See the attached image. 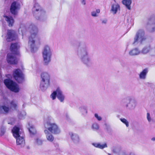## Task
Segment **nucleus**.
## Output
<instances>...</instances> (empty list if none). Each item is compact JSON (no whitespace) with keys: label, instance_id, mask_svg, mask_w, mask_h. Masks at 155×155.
<instances>
[{"label":"nucleus","instance_id":"obj_1","mask_svg":"<svg viewBox=\"0 0 155 155\" xmlns=\"http://www.w3.org/2000/svg\"><path fill=\"white\" fill-rule=\"evenodd\" d=\"M28 30L31 35L29 38L28 45L31 48V52L34 53L37 51L38 48V47L35 45V41H38L40 44L39 38L37 35L38 29L34 24H31L28 28Z\"/></svg>","mask_w":155,"mask_h":155},{"label":"nucleus","instance_id":"obj_2","mask_svg":"<svg viewBox=\"0 0 155 155\" xmlns=\"http://www.w3.org/2000/svg\"><path fill=\"white\" fill-rule=\"evenodd\" d=\"M19 45L17 43L11 44L10 50L12 53H8L7 55V61L8 64H17L18 59L17 56H19Z\"/></svg>","mask_w":155,"mask_h":155},{"label":"nucleus","instance_id":"obj_3","mask_svg":"<svg viewBox=\"0 0 155 155\" xmlns=\"http://www.w3.org/2000/svg\"><path fill=\"white\" fill-rule=\"evenodd\" d=\"M78 54L80 56L81 61L87 66H90L92 64L91 59L89 56V50L87 47L82 48L78 52Z\"/></svg>","mask_w":155,"mask_h":155},{"label":"nucleus","instance_id":"obj_4","mask_svg":"<svg viewBox=\"0 0 155 155\" xmlns=\"http://www.w3.org/2000/svg\"><path fill=\"white\" fill-rule=\"evenodd\" d=\"M32 12L34 16L38 20L43 21L46 20L47 16L45 11L41 9L38 3H35L32 8Z\"/></svg>","mask_w":155,"mask_h":155},{"label":"nucleus","instance_id":"obj_5","mask_svg":"<svg viewBox=\"0 0 155 155\" xmlns=\"http://www.w3.org/2000/svg\"><path fill=\"white\" fill-rule=\"evenodd\" d=\"M41 80L40 88L42 91H45L50 85V75L47 72H43L41 74Z\"/></svg>","mask_w":155,"mask_h":155},{"label":"nucleus","instance_id":"obj_6","mask_svg":"<svg viewBox=\"0 0 155 155\" xmlns=\"http://www.w3.org/2000/svg\"><path fill=\"white\" fill-rule=\"evenodd\" d=\"M43 62L45 65H48L51 61L52 52L50 47L48 45H45L42 52Z\"/></svg>","mask_w":155,"mask_h":155},{"label":"nucleus","instance_id":"obj_7","mask_svg":"<svg viewBox=\"0 0 155 155\" xmlns=\"http://www.w3.org/2000/svg\"><path fill=\"white\" fill-rule=\"evenodd\" d=\"M4 83L6 87L11 91L15 93L19 91V88L18 85L12 80L6 79L4 80Z\"/></svg>","mask_w":155,"mask_h":155},{"label":"nucleus","instance_id":"obj_8","mask_svg":"<svg viewBox=\"0 0 155 155\" xmlns=\"http://www.w3.org/2000/svg\"><path fill=\"white\" fill-rule=\"evenodd\" d=\"M146 38L144 30L141 29H139L136 33L134 38L133 44H137L138 43L142 44L143 42L145 40Z\"/></svg>","mask_w":155,"mask_h":155},{"label":"nucleus","instance_id":"obj_9","mask_svg":"<svg viewBox=\"0 0 155 155\" xmlns=\"http://www.w3.org/2000/svg\"><path fill=\"white\" fill-rule=\"evenodd\" d=\"M45 127L48 130L54 134H58L61 132V130L58 125L54 123H51L49 121L45 124Z\"/></svg>","mask_w":155,"mask_h":155},{"label":"nucleus","instance_id":"obj_10","mask_svg":"<svg viewBox=\"0 0 155 155\" xmlns=\"http://www.w3.org/2000/svg\"><path fill=\"white\" fill-rule=\"evenodd\" d=\"M13 76L18 83H21L24 80V75L22 71L19 69H15L13 72Z\"/></svg>","mask_w":155,"mask_h":155},{"label":"nucleus","instance_id":"obj_11","mask_svg":"<svg viewBox=\"0 0 155 155\" xmlns=\"http://www.w3.org/2000/svg\"><path fill=\"white\" fill-rule=\"evenodd\" d=\"M17 38V35L15 31L12 30H8L6 38V40L8 41L15 40Z\"/></svg>","mask_w":155,"mask_h":155},{"label":"nucleus","instance_id":"obj_12","mask_svg":"<svg viewBox=\"0 0 155 155\" xmlns=\"http://www.w3.org/2000/svg\"><path fill=\"white\" fill-rule=\"evenodd\" d=\"M111 151L114 154L118 155H126L127 154L126 150L119 146L113 147L111 149Z\"/></svg>","mask_w":155,"mask_h":155},{"label":"nucleus","instance_id":"obj_13","mask_svg":"<svg viewBox=\"0 0 155 155\" xmlns=\"http://www.w3.org/2000/svg\"><path fill=\"white\" fill-rule=\"evenodd\" d=\"M20 8V5L16 1L13 2L11 4L10 10L12 14L16 15L18 13V11Z\"/></svg>","mask_w":155,"mask_h":155},{"label":"nucleus","instance_id":"obj_14","mask_svg":"<svg viewBox=\"0 0 155 155\" xmlns=\"http://www.w3.org/2000/svg\"><path fill=\"white\" fill-rule=\"evenodd\" d=\"M128 100L129 101V103L128 104L126 105V107L128 108L130 110L134 109L136 107V102L135 100L129 97H127L126 99H124L122 100V102L125 101L126 100Z\"/></svg>","mask_w":155,"mask_h":155},{"label":"nucleus","instance_id":"obj_15","mask_svg":"<svg viewBox=\"0 0 155 155\" xmlns=\"http://www.w3.org/2000/svg\"><path fill=\"white\" fill-rule=\"evenodd\" d=\"M3 17L9 27H12L13 26L15 21L12 17L10 15H4Z\"/></svg>","mask_w":155,"mask_h":155},{"label":"nucleus","instance_id":"obj_16","mask_svg":"<svg viewBox=\"0 0 155 155\" xmlns=\"http://www.w3.org/2000/svg\"><path fill=\"white\" fill-rule=\"evenodd\" d=\"M27 128L31 136H33L36 134V131L35 127L31 123L29 122L28 123Z\"/></svg>","mask_w":155,"mask_h":155},{"label":"nucleus","instance_id":"obj_17","mask_svg":"<svg viewBox=\"0 0 155 155\" xmlns=\"http://www.w3.org/2000/svg\"><path fill=\"white\" fill-rule=\"evenodd\" d=\"M10 110V108L8 106L5 105H0V114H7Z\"/></svg>","mask_w":155,"mask_h":155},{"label":"nucleus","instance_id":"obj_18","mask_svg":"<svg viewBox=\"0 0 155 155\" xmlns=\"http://www.w3.org/2000/svg\"><path fill=\"white\" fill-rule=\"evenodd\" d=\"M57 92H58L57 98L61 102H63L64 100L65 97L59 87L57 88Z\"/></svg>","mask_w":155,"mask_h":155},{"label":"nucleus","instance_id":"obj_19","mask_svg":"<svg viewBox=\"0 0 155 155\" xmlns=\"http://www.w3.org/2000/svg\"><path fill=\"white\" fill-rule=\"evenodd\" d=\"M69 135L73 142L75 143H78L79 142V138L78 136L76 134L72 132H69Z\"/></svg>","mask_w":155,"mask_h":155},{"label":"nucleus","instance_id":"obj_20","mask_svg":"<svg viewBox=\"0 0 155 155\" xmlns=\"http://www.w3.org/2000/svg\"><path fill=\"white\" fill-rule=\"evenodd\" d=\"M20 127L16 126H15L12 129V131L13 136L15 137H17L20 135Z\"/></svg>","mask_w":155,"mask_h":155},{"label":"nucleus","instance_id":"obj_21","mask_svg":"<svg viewBox=\"0 0 155 155\" xmlns=\"http://www.w3.org/2000/svg\"><path fill=\"white\" fill-rule=\"evenodd\" d=\"M120 9V5L118 4H114L112 5L111 11L113 14H116L117 11Z\"/></svg>","mask_w":155,"mask_h":155},{"label":"nucleus","instance_id":"obj_22","mask_svg":"<svg viewBox=\"0 0 155 155\" xmlns=\"http://www.w3.org/2000/svg\"><path fill=\"white\" fill-rule=\"evenodd\" d=\"M15 138H16V142L17 145H21V147L24 146L25 141L24 137H21L19 135L18 137Z\"/></svg>","mask_w":155,"mask_h":155},{"label":"nucleus","instance_id":"obj_23","mask_svg":"<svg viewBox=\"0 0 155 155\" xmlns=\"http://www.w3.org/2000/svg\"><path fill=\"white\" fill-rule=\"evenodd\" d=\"M44 132L46 134V138L47 140L50 142L53 141L54 137L52 134L50 133L47 130H45Z\"/></svg>","mask_w":155,"mask_h":155},{"label":"nucleus","instance_id":"obj_24","mask_svg":"<svg viewBox=\"0 0 155 155\" xmlns=\"http://www.w3.org/2000/svg\"><path fill=\"white\" fill-rule=\"evenodd\" d=\"M92 145L96 148L100 149H103L107 147V145L106 143L103 144H101L99 143H93Z\"/></svg>","mask_w":155,"mask_h":155},{"label":"nucleus","instance_id":"obj_25","mask_svg":"<svg viewBox=\"0 0 155 155\" xmlns=\"http://www.w3.org/2000/svg\"><path fill=\"white\" fill-rule=\"evenodd\" d=\"M150 50V45H148L144 47L140 52L143 54H146L148 53Z\"/></svg>","mask_w":155,"mask_h":155},{"label":"nucleus","instance_id":"obj_26","mask_svg":"<svg viewBox=\"0 0 155 155\" xmlns=\"http://www.w3.org/2000/svg\"><path fill=\"white\" fill-rule=\"evenodd\" d=\"M131 0H123L122 1V3L129 10L131 9L130 5L131 4Z\"/></svg>","mask_w":155,"mask_h":155},{"label":"nucleus","instance_id":"obj_27","mask_svg":"<svg viewBox=\"0 0 155 155\" xmlns=\"http://www.w3.org/2000/svg\"><path fill=\"white\" fill-rule=\"evenodd\" d=\"M140 53V51L137 48H135L130 51L129 54L131 56L136 55L139 54Z\"/></svg>","mask_w":155,"mask_h":155},{"label":"nucleus","instance_id":"obj_28","mask_svg":"<svg viewBox=\"0 0 155 155\" xmlns=\"http://www.w3.org/2000/svg\"><path fill=\"white\" fill-rule=\"evenodd\" d=\"M148 69L147 68L144 69L140 74L139 77L141 79H145L146 78V75L148 72Z\"/></svg>","mask_w":155,"mask_h":155},{"label":"nucleus","instance_id":"obj_29","mask_svg":"<svg viewBox=\"0 0 155 155\" xmlns=\"http://www.w3.org/2000/svg\"><path fill=\"white\" fill-rule=\"evenodd\" d=\"M79 109L83 115H85L87 114V110L86 106H82L79 107Z\"/></svg>","mask_w":155,"mask_h":155},{"label":"nucleus","instance_id":"obj_30","mask_svg":"<svg viewBox=\"0 0 155 155\" xmlns=\"http://www.w3.org/2000/svg\"><path fill=\"white\" fill-rule=\"evenodd\" d=\"M26 115V113L24 111H22L18 114V117L19 119H23Z\"/></svg>","mask_w":155,"mask_h":155},{"label":"nucleus","instance_id":"obj_31","mask_svg":"<svg viewBox=\"0 0 155 155\" xmlns=\"http://www.w3.org/2000/svg\"><path fill=\"white\" fill-rule=\"evenodd\" d=\"M11 107L13 108L14 110H16L17 105L16 103L14 100H12L10 102Z\"/></svg>","mask_w":155,"mask_h":155},{"label":"nucleus","instance_id":"obj_32","mask_svg":"<svg viewBox=\"0 0 155 155\" xmlns=\"http://www.w3.org/2000/svg\"><path fill=\"white\" fill-rule=\"evenodd\" d=\"M58 92H57V89L56 90L54 91L51 95V97L53 100H54L55 99L56 96H57Z\"/></svg>","mask_w":155,"mask_h":155},{"label":"nucleus","instance_id":"obj_33","mask_svg":"<svg viewBox=\"0 0 155 155\" xmlns=\"http://www.w3.org/2000/svg\"><path fill=\"white\" fill-rule=\"evenodd\" d=\"M5 128L4 126H2L1 128V133L0 135L2 136L5 133Z\"/></svg>","mask_w":155,"mask_h":155},{"label":"nucleus","instance_id":"obj_34","mask_svg":"<svg viewBox=\"0 0 155 155\" xmlns=\"http://www.w3.org/2000/svg\"><path fill=\"white\" fill-rule=\"evenodd\" d=\"M120 120L124 123L125 124L127 127H128L129 126V123L127 120L124 118H121Z\"/></svg>","mask_w":155,"mask_h":155},{"label":"nucleus","instance_id":"obj_35","mask_svg":"<svg viewBox=\"0 0 155 155\" xmlns=\"http://www.w3.org/2000/svg\"><path fill=\"white\" fill-rule=\"evenodd\" d=\"M36 143L38 145H41L42 143V141L41 140L38 138L36 141Z\"/></svg>","mask_w":155,"mask_h":155},{"label":"nucleus","instance_id":"obj_36","mask_svg":"<svg viewBox=\"0 0 155 155\" xmlns=\"http://www.w3.org/2000/svg\"><path fill=\"white\" fill-rule=\"evenodd\" d=\"M92 127L94 129L97 130L99 128L98 125L96 123H94L92 125Z\"/></svg>","mask_w":155,"mask_h":155},{"label":"nucleus","instance_id":"obj_37","mask_svg":"<svg viewBox=\"0 0 155 155\" xmlns=\"http://www.w3.org/2000/svg\"><path fill=\"white\" fill-rule=\"evenodd\" d=\"M11 122H8V124L11 125L13 124L15 122V119L14 118H11L10 119Z\"/></svg>","mask_w":155,"mask_h":155},{"label":"nucleus","instance_id":"obj_38","mask_svg":"<svg viewBox=\"0 0 155 155\" xmlns=\"http://www.w3.org/2000/svg\"><path fill=\"white\" fill-rule=\"evenodd\" d=\"M147 120L149 122H150L151 121L152 119L150 117V114L149 113H147Z\"/></svg>","mask_w":155,"mask_h":155},{"label":"nucleus","instance_id":"obj_39","mask_svg":"<svg viewBox=\"0 0 155 155\" xmlns=\"http://www.w3.org/2000/svg\"><path fill=\"white\" fill-rule=\"evenodd\" d=\"M152 25L153 26L152 28L150 30V31L151 32H153L155 31V22L152 23Z\"/></svg>","mask_w":155,"mask_h":155},{"label":"nucleus","instance_id":"obj_40","mask_svg":"<svg viewBox=\"0 0 155 155\" xmlns=\"http://www.w3.org/2000/svg\"><path fill=\"white\" fill-rule=\"evenodd\" d=\"M94 116L98 120L100 121L101 120V117L99 116L97 114H95Z\"/></svg>","mask_w":155,"mask_h":155},{"label":"nucleus","instance_id":"obj_41","mask_svg":"<svg viewBox=\"0 0 155 155\" xmlns=\"http://www.w3.org/2000/svg\"><path fill=\"white\" fill-rule=\"evenodd\" d=\"M152 21V18H149L148 19V21L147 23L146 26H147L149 25H150L151 24V22Z\"/></svg>","mask_w":155,"mask_h":155},{"label":"nucleus","instance_id":"obj_42","mask_svg":"<svg viewBox=\"0 0 155 155\" xmlns=\"http://www.w3.org/2000/svg\"><path fill=\"white\" fill-rule=\"evenodd\" d=\"M91 15L94 17H96L97 16L96 12L95 11H93L91 12Z\"/></svg>","mask_w":155,"mask_h":155},{"label":"nucleus","instance_id":"obj_43","mask_svg":"<svg viewBox=\"0 0 155 155\" xmlns=\"http://www.w3.org/2000/svg\"><path fill=\"white\" fill-rule=\"evenodd\" d=\"M54 146L57 150H59V145L58 143H54Z\"/></svg>","mask_w":155,"mask_h":155},{"label":"nucleus","instance_id":"obj_44","mask_svg":"<svg viewBox=\"0 0 155 155\" xmlns=\"http://www.w3.org/2000/svg\"><path fill=\"white\" fill-rule=\"evenodd\" d=\"M82 4L83 5H85L86 4V2L85 0H81Z\"/></svg>","mask_w":155,"mask_h":155},{"label":"nucleus","instance_id":"obj_45","mask_svg":"<svg viewBox=\"0 0 155 155\" xmlns=\"http://www.w3.org/2000/svg\"><path fill=\"white\" fill-rule=\"evenodd\" d=\"M96 12L97 13H99L100 12V10L99 9H97L96 10Z\"/></svg>","mask_w":155,"mask_h":155},{"label":"nucleus","instance_id":"obj_46","mask_svg":"<svg viewBox=\"0 0 155 155\" xmlns=\"http://www.w3.org/2000/svg\"><path fill=\"white\" fill-rule=\"evenodd\" d=\"M151 140L153 141H155V137H153L151 139Z\"/></svg>","mask_w":155,"mask_h":155},{"label":"nucleus","instance_id":"obj_47","mask_svg":"<svg viewBox=\"0 0 155 155\" xmlns=\"http://www.w3.org/2000/svg\"><path fill=\"white\" fill-rule=\"evenodd\" d=\"M2 25L3 27H5V24H4V23H2Z\"/></svg>","mask_w":155,"mask_h":155},{"label":"nucleus","instance_id":"obj_48","mask_svg":"<svg viewBox=\"0 0 155 155\" xmlns=\"http://www.w3.org/2000/svg\"><path fill=\"white\" fill-rule=\"evenodd\" d=\"M25 104H24L23 105V107H25Z\"/></svg>","mask_w":155,"mask_h":155},{"label":"nucleus","instance_id":"obj_49","mask_svg":"<svg viewBox=\"0 0 155 155\" xmlns=\"http://www.w3.org/2000/svg\"><path fill=\"white\" fill-rule=\"evenodd\" d=\"M131 154H133V153H130V155H131Z\"/></svg>","mask_w":155,"mask_h":155},{"label":"nucleus","instance_id":"obj_50","mask_svg":"<svg viewBox=\"0 0 155 155\" xmlns=\"http://www.w3.org/2000/svg\"><path fill=\"white\" fill-rule=\"evenodd\" d=\"M108 155H111L110 154H109Z\"/></svg>","mask_w":155,"mask_h":155}]
</instances>
